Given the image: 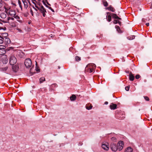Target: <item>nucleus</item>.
Listing matches in <instances>:
<instances>
[{"instance_id": "nucleus-1", "label": "nucleus", "mask_w": 152, "mask_h": 152, "mask_svg": "<svg viewBox=\"0 0 152 152\" xmlns=\"http://www.w3.org/2000/svg\"><path fill=\"white\" fill-rule=\"evenodd\" d=\"M24 64L27 68L30 67L32 65V62L31 60L29 58L26 59L25 61Z\"/></svg>"}, {"instance_id": "nucleus-2", "label": "nucleus", "mask_w": 152, "mask_h": 152, "mask_svg": "<svg viewBox=\"0 0 152 152\" xmlns=\"http://www.w3.org/2000/svg\"><path fill=\"white\" fill-rule=\"evenodd\" d=\"M17 62V59L13 55H12L10 58V63L11 65H14Z\"/></svg>"}, {"instance_id": "nucleus-3", "label": "nucleus", "mask_w": 152, "mask_h": 152, "mask_svg": "<svg viewBox=\"0 0 152 152\" xmlns=\"http://www.w3.org/2000/svg\"><path fill=\"white\" fill-rule=\"evenodd\" d=\"M124 144V142L123 141H119L117 145L118 150L119 151H121L123 149Z\"/></svg>"}, {"instance_id": "nucleus-4", "label": "nucleus", "mask_w": 152, "mask_h": 152, "mask_svg": "<svg viewBox=\"0 0 152 152\" xmlns=\"http://www.w3.org/2000/svg\"><path fill=\"white\" fill-rule=\"evenodd\" d=\"M39 10L40 11V12L42 14L43 16L44 17H45L46 16L45 13L47 12V11L44 7L43 6H41Z\"/></svg>"}, {"instance_id": "nucleus-5", "label": "nucleus", "mask_w": 152, "mask_h": 152, "mask_svg": "<svg viewBox=\"0 0 152 152\" xmlns=\"http://www.w3.org/2000/svg\"><path fill=\"white\" fill-rule=\"evenodd\" d=\"M110 148L111 150L114 151H116L118 150L117 145L114 143H112L111 144Z\"/></svg>"}, {"instance_id": "nucleus-6", "label": "nucleus", "mask_w": 152, "mask_h": 152, "mask_svg": "<svg viewBox=\"0 0 152 152\" xmlns=\"http://www.w3.org/2000/svg\"><path fill=\"white\" fill-rule=\"evenodd\" d=\"M107 14H110L112 15L113 18L114 19H117L119 20H121V18L118 17L116 14L109 12H107Z\"/></svg>"}, {"instance_id": "nucleus-7", "label": "nucleus", "mask_w": 152, "mask_h": 152, "mask_svg": "<svg viewBox=\"0 0 152 152\" xmlns=\"http://www.w3.org/2000/svg\"><path fill=\"white\" fill-rule=\"evenodd\" d=\"M0 37L3 39L6 45H7L8 44H9L11 42V41L10 39L8 38L5 37H4V38H2L1 37Z\"/></svg>"}, {"instance_id": "nucleus-8", "label": "nucleus", "mask_w": 152, "mask_h": 152, "mask_svg": "<svg viewBox=\"0 0 152 152\" xmlns=\"http://www.w3.org/2000/svg\"><path fill=\"white\" fill-rule=\"evenodd\" d=\"M5 49V47L4 46H0V55L5 53L6 51Z\"/></svg>"}, {"instance_id": "nucleus-9", "label": "nucleus", "mask_w": 152, "mask_h": 152, "mask_svg": "<svg viewBox=\"0 0 152 152\" xmlns=\"http://www.w3.org/2000/svg\"><path fill=\"white\" fill-rule=\"evenodd\" d=\"M96 66L94 64H91L90 66V69H89V72L91 73L93 72L94 69L95 68Z\"/></svg>"}, {"instance_id": "nucleus-10", "label": "nucleus", "mask_w": 152, "mask_h": 152, "mask_svg": "<svg viewBox=\"0 0 152 152\" xmlns=\"http://www.w3.org/2000/svg\"><path fill=\"white\" fill-rule=\"evenodd\" d=\"M110 107L111 110H115L116 108L117 105L113 103H111L110 105Z\"/></svg>"}, {"instance_id": "nucleus-11", "label": "nucleus", "mask_w": 152, "mask_h": 152, "mask_svg": "<svg viewBox=\"0 0 152 152\" xmlns=\"http://www.w3.org/2000/svg\"><path fill=\"white\" fill-rule=\"evenodd\" d=\"M129 79L130 80L132 81L134 79V76L132 74V72H130L129 73Z\"/></svg>"}, {"instance_id": "nucleus-12", "label": "nucleus", "mask_w": 152, "mask_h": 152, "mask_svg": "<svg viewBox=\"0 0 152 152\" xmlns=\"http://www.w3.org/2000/svg\"><path fill=\"white\" fill-rule=\"evenodd\" d=\"M113 23L115 24H116L118 23L120 26H121V22L118 20L117 19H117H115V20H114V21L113 22Z\"/></svg>"}, {"instance_id": "nucleus-13", "label": "nucleus", "mask_w": 152, "mask_h": 152, "mask_svg": "<svg viewBox=\"0 0 152 152\" xmlns=\"http://www.w3.org/2000/svg\"><path fill=\"white\" fill-rule=\"evenodd\" d=\"M102 148L104 150L107 151L109 149L108 147L105 144H102Z\"/></svg>"}, {"instance_id": "nucleus-14", "label": "nucleus", "mask_w": 152, "mask_h": 152, "mask_svg": "<svg viewBox=\"0 0 152 152\" xmlns=\"http://www.w3.org/2000/svg\"><path fill=\"white\" fill-rule=\"evenodd\" d=\"M22 1L24 4V8L26 9L28 7V3L26 2V0H22Z\"/></svg>"}, {"instance_id": "nucleus-15", "label": "nucleus", "mask_w": 152, "mask_h": 152, "mask_svg": "<svg viewBox=\"0 0 152 152\" xmlns=\"http://www.w3.org/2000/svg\"><path fill=\"white\" fill-rule=\"evenodd\" d=\"M12 69L14 72H16L18 69V67L16 65L12 66Z\"/></svg>"}, {"instance_id": "nucleus-16", "label": "nucleus", "mask_w": 152, "mask_h": 152, "mask_svg": "<svg viewBox=\"0 0 152 152\" xmlns=\"http://www.w3.org/2000/svg\"><path fill=\"white\" fill-rule=\"evenodd\" d=\"M91 65H89L88 64L87 66L86 67L85 69V72H89V69H90V66H91Z\"/></svg>"}, {"instance_id": "nucleus-17", "label": "nucleus", "mask_w": 152, "mask_h": 152, "mask_svg": "<svg viewBox=\"0 0 152 152\" xmlns=\"http://www.w3.org/2000/svg\"><path fill=\"white\" fill-rule=\"evenodd\" d=\"M76 98V96L75 95L73 94L70 97V99L71 101H74L75 100Z\"/></svg>"}, {"instance_id": "nucleus-18", "label": "nucleus", "mask_w": 152, "mask_h": 152, "mask_svg": "<svg viewBox=\"0 0 152 152\" xmlns=\"http://www.w3.org/2000/svg\"><path fill=\"white\" fill-rule=\"evenodd\" d=\"M9 14L12 17H14L15 15V12L11 10H10Z\"/></svg>"}, {"instance_id": "nucleus-19", "label": "nucleus", "mask_w": 152, "mask_h": 152, "mask_svg": "<svg viewBox=\"0 0 152 152\" xmlns=\"http://www.w3.org/2000/svg\"><path fill=\"white\" fill-rule=\"evenodd\" d=\"M8 61V60L6 56H4L3 58L2 62L4 64H6Z\"/></svg>"}, {"instance_id": "nucleus-20", "label": "nucleus", "mask_w": 152, "mask_h": 152, "mask_svg": "<svg viewBox=\"0 0 152 152\" xmlns=\"http://www.w3.org/2000/svg\"><path fill=\"white\" fill-rule=\"evenodd\" d=\"M132 149L130 147L127 148L124 152H132Z\"/></svg>"}, {"instance_id": "nucleus-21", "label": "nucleus", "mask_w": 152, "mask_h": 152, "mask_svg": "<svg viewBox=\"0 0 152 152\" xmlns=\"http://www.w3.org/2000/svg\"><path fill=\"white\" fill-rule=\"evenodd\" d=\"M107 9L108 10L111 11L112 12H114L115 11V10L112 7L111 5L109 7H107Z\"/></svg>"}, {"instance_id": "nucleus-22", "label": "nucleus", "mask_w": 152, "mask_h": 152, "mask_svg": "<svg viewBox=\"0 0 152 152\" xmlns=\"http://www.w3.org/2000/svg\"><path fill=\"white\" fill-rule=\"evenodd\" d=\"M110 15H107L106 16L107 20L109 22H110L111 20V16L112 15L110 14Z\"/></svg>"}, {"instance_id": "nucleus-23", "label": "nucleus", "mask_w": 152, "mask_h": 152, "mask_svg": "<svg viewBox=\"0 0 152 152\" xmlns=\"http://www.w3.org/2000/svg\"><path fill=\"white\" fill-rule=\"evenodd\" d=\"M115 28L116 29L117 31L119 33L121 32V30L120 27L117 25L115 26Z\"/></svg>"}, {"instance_id": "nucleus-24", "label": "nucleus", "mask_w": 152, "mask_h": 152, "mask_svg": "<svg viewBox=\"0 0 152 152\" xmlns=\"http://www.w3.org/2000/svg\"><path fill=\"white\" fill-rule=\"evenodd\" d=\"M135 37V36L132 35L130 37L129 36V37H127V38L128 39H129V40H132V39H134Z\"/></svg>"}, {"instance_id": "nucleus-25", "label": "nucleus", "mask_w": 152, "mask_h": 152, "mask_svg": "<svg viewBox=\"0 0 152 152\" xmlns=\"http://www.w3.org/2000/svg\"><path fill=\"white\" fill-rule=\"evenodd\" d=\"M92 107V106L91 105H90L89 106H88V105H87L86 106V109H88V110H90L91 109Z\"/></svg>"}, {"instance_id": "nucleus-26", "label": "nucleus", "mask_w": 152, "mask_h": 152, "mask_svg": "<svg viewBox=\"0 0 152 152\" xmlns=\"http://www.w3.org/2000/svg\"><path fill=\"white\" fill-rule=\"evenodd\" d=\"M45 80V78L44 77H42L40 79V83H42L43 81Z\"/></svg>"}, {"instance_id": "nucleus-27", "label": "nucleus", "mask_w": 152, "mask_h": 152, "mask_svg": "<svg viewBox=\"0 0 152 152\" xmlns=\"http://www.w3.org/2000/svg\"><path fill=\"white\" fill-rule=\"evenodd\" d=\"M75 60L77 61H79L81 60L80 58L77 56H76L75 57Z\"/></svg>"}, {"instance_id": "nucleus-28", "label": "nucleus", "mask_w": 152, "mask_h": 152, "mask_svg": "<svg viewBox=\"0 0 152 152\" xmlns=\"http://www.w3.org/2000/svg\"><path fill=\"white\" fill-rule=\"evenodd\" d=\"M103 4L104 6L105 7H107L108 5V3L106 1H103Z\"/></svg>"}, {"instance_id": "nucleus-29", "label": "nucleus", "mask_w": 152, "mask_h": 152, "mask_svg": "<svg viewBox=\"0 0 152 152\" xmlns=\"http://www.w3.org/2000/svg\"><path fill=\"white\" fill-rule=\"evenodd\" d=\"M111 140L113 141L116 142L117 140V139L115 137H113L111 138Z\"/></svg>"}, {"instance_id": "nucleus-30", "label": "nucleus", "mask_w": 152, "mask_h": 152, "mask_svg": "<svg viewBox=\"0 0 152 152\" xmlns=\"http://www.w3.org/2000/svg\"><path fill=\"white\" fill-rule=\"evenodd\" d=\"M18 4L19 5L20 7V8L22 10V7L21 4V1L20 0H18Z\"/></svg>"}, {"instance_id": "nucleus-31", "label": "nucleus", "mask_w": 152, "mask_h": 152, "mask_svg": "<svg viewBox=\"0 0 152 152\" xmlns=\"http://www.w3.org/2000/svg\"><path fill=\"white\" fill-rule=\"evenodd\" d=\"M1 18H5L6 17V15L4 13H2L1 15Z\"/></svg>"}, {"instance_id": "nucleus-32", "label": "nucleus", "mask_w": 152, "mask_h": 152, "mask_svg": "<svg viewBox=\"0 0 152 152\" xmlns=\"http://www.w3.org/2000/svg\"><path fill=\"white\" fill-rule=\"evenodd\" d=\"M7 68H8V67H6L1 68V70L2 71H6L7 69Z\"/></svg>"}, {"instance_id": "nucleus-33", "label": "nucleus", "mask_w": 152, "mask_h": 152, "mask_svg": "<svg viewBox=\"0 0 152 152\" xmlns=\"http://www.w3.org/2000/svg\"><path fill=\"white\" fill-rule=\"evenodd\" d=\"M33 3L35 4V7L37 9H38L39 10V9H40L41 7H39V6H37L36 5V3L35 2H33Z\"/></svg>"}, {"instance_id": "nucleus-34", "label": "nucleus", "mask_w": 152, "mask_h": 152, "mask_svg": "<svg viewBox=\"0 0 152 152\" xmlns=\"http://www.w3.org/2000/svg\"><path fill=\"white\" fill-rule=\"evenodd\" d=\"M3 6L2 1V0H0V8L2 7Z\"/></svg>"}, {"instance_id": "nucleus-35", "label": "nucleus", "mask_w": 152, "mask_h": 152, "mask_svg": "<svg viewBox=\"0 0 152 152\" xmlns=\"http://www.w3.org/2000/svg\"><path fill=\"white\" fill-rule=\"evenodd\" d=\"M144 98L147 101H148L149 100V98L148 96H144Z\"/></svg>"}, {"instance_id": "nucleus-36", "label": "nucleus", "mask_w": 152, "mask_h": 152, "mask_svg": "<svg viewBox=\"0 0 152 152\" xmlns=\"http://www.w3.org/2000/svg\"><path fill=\"white\" fill-rule=\"evenodd\" d=\"M129 86H127L125 87V89L126 91H128L129 90Z\"/></svg>"}, {"instance_id": "nucleus-37", "label": "nucleus", "mask_w": 152, "mask_h": 152, "mask_svg": "<svg viewBox=\"0 0 152 152\" xmlns=\"http://www.w3.org/2000/svg\"><path fill=\"white\" fill-rule=\"evenodd\" d=\"M140 77V76L139 75H137L135 76V78L137 79H139Z\"/></svg>"}, {"instance_id": "nucleus-38", "label": "nucleus", "mask_w": 152, "mask_h": 152, "mask_svg": "<svg viewBox=\"0 0 152 152\" xmlns=\"http://www.w3.org/2000/svg\"><path fill=\"white\" fill-rule=\"evenodd\" d=\"M8 35V34L7 33H5L3 34V36H4V37H6Z\"/></svg>"}, {"instance_id": "nucleus-39", "label": "nucleus", "mask_w": 152, "mask_h": 152, "mask_svg": "<svg viewBox=\"0 0 152 152\" xmlns=\"http://www.w3.org/2000/svg\"><path fill=\"white\" fill-rule=\"evenodd\" d=\"M4 41L3 39L2 38H1V39H0V44L3 43Z\"/></svg>"}, {"instance_id": "nucleus-40", "label": "nucleus", "mask_w": 152, "mask_h": 152, "mask_svg": "<svg viewBox=\"0 0 152 152\" xmlns=\"http://www.w3.org/2000/svg\"><path fill=\"white\" fill-rule=\"evenodd\" d=\"M57 86V85L56 84H53L51 85V87L53 88V87H56Z\"/></svg>"}, {"instance_id": "nucleus-41", "label": "nucleus", "mask_w": 152, "mask_h": 152, "mask_svg": "<svg viewBox=\"0 0 152 152\" xmlns=\"http://www.w3.org/2000/svg\"><path fill=\"white\" fill-rule=\"evenodd\" d=\"M46 7L48 8L49 9H51V7H49L46 4H45V5Z\"/></svg>"}, {"instance_id": "nucleus-42", "label": "nucleus", "mask_w": 152, "mask_h": 152, "mask_svg": "<svg viewBox=\"0 0 152 152\" xmlns=\"http://www.w3.org/2000/svg\"><path fill=\"white\" fill-rule=\"evenodd\" d=\"M30 12H31V13L32 15L33 16V12L31 9V10H30Z\"/></svg>"}, {"instance_id": "nucleus-43", "label": "nucleus", "mask_w": 152, "mask_h": 152, "mask_svg": "<svg viewBox=\"0 0 152 152\" xmlns=\"http://www.w3.org/2000/svg\"><path fill=\"white\" fill-rule=\"evenodd\" d=\"M9 19H11L13 20H14V18L12 17H9L8 18V20H9Z\"/></svg>"}, {"instance_id": "nucleus-44", "label": "nucleus", "mask_w": 152, "mask_h": 152, "mask_svg": "<svg viewBox=\"0 0 152 152\" xmlns=\"http://www.w3.org/2000/svg\"><path fill=\"white\" fill-rule=\"evenodd\" d=\"M15 18L17 19H18V18L19 19V17L18 15L16 16L15 17Z\"/></svg>"}, {"instance_id": "nucleus-45", "label": "nucleus", "mask_w": 152, "mask_h": 152, "mask_svg": "<svg viewBox=\"0 0 152 152\" xmlns=\"http://www.w3.org/2000/svg\"><path fill=\"white\" fill-rule=\"evenodd\" d=\"M45 2H46V3H47V4L49 5H50V4L48 2V1H47H47H45Z\"/></svg>"}, {"instance_id": "nucleus-46", "label": "nucleus", "mask_w": 152, "mask_h": 152, "mask_svg": "<svg viewBox=\"0 0 152 152\" xmlns=\"http://www.w3.org/2000/svg\"><path fill=\"white\" fill-rule=\"evenodd\" d=\"M39 7H41V6H43L41 3H39Z\"/></svg>"}, {"instance_id": "nucleus-47", "label": "nucleus", "mask_w": 152, "mask_h": 152, "mask_svg": "<svg viewBox=\"0 0 152 152\" xmlns=\"http://www.w3.org/2000/svg\"><path fill=\"white\" fill-rule=\"evenodd\" d=\"M147 26H149V23H146L145 24Z\"/></svg>"}, {"instance_id": "nucleus-48", "label": "nucleus", "mask_w": 152, "mask_h": 152, "mask_svg": "<svg viewBox=\"0 0 152 152\" xmlns=\"http://www.w3.org/2000/svg\"><path fill=\"white\" fill-rule=\"evenodd\" d=\"M42 2H43V4H44V5H45V4H46V3H45V1H42Z\"/></svg>"}, {"instance_id": "nucleus-49", "label": "nucleus", "mask_w": 152, "mask_h": 152, "mask_svg": "<svg viewBox=\"0 0 152 152\" xmlns=\"http://www.w3.org/2000/svg\"><path fill=\"white\" fill-rule=\"evenodd\" d=\"M36 70L37 71H39V69H38L37 68L36 69Z\"/></svg>"}, {"instance_id": "nucleus-50", "label": "nucleus", "mask_w": 152, "mask_h": 152, "mask_svg": "<svg viewBox=\"0 0 152 152\" xmlns=\"http://www.w3.org/2000/svg\"><path fill=\"white\" fill-rule=\"evenodd\" d=\"M108 104V102H104V104Z\"/></svg>"}, {"instance_id": "nucleus-51", "label": "nucleus", "mask_w": 152, "mask_h": 152, "mask_svg": "<svg viewBox=\"0 0 152 152\" xmlns=\"http://www.w3.org/2000/svg\"><path fill=\"white\" fill-rule=\"evenodd\" d=\"M34 9L37 11H38V10L37 9V8H34Z\"/></svg>"}, {"instance_id": "nucleus-52", "label": "nucleus", "mask_w": 152, "mask_h": 152, "mask_svg": "<svg viewBox=\"0 0 152 152\" xmlns=\"http://www.w3.org/2000/svg\"><path fill=\"white\" fill-rule=\"evenodd\" d=\"M32 1H33V2H34V1H35L36 2V0H32Z\"/></svg>"}, {"instance_id": "nucleus-53", "label": "nucleus", "mask_w": 152, "mask_h": 152, "mask_svg": "<svg viewBox=\"0 0 152 152\" xmlns=\"http://www.w3.org/2000/svg\"><path fill=\"white\" fill-rule=\"evenodd\" d=\"M53 12H54V10H53L51 8V9H50Z\"/></svg>"}, {"instance_id": "nucleus-54", "label": "nucleus", "mask_w": 152, "mask_h": 152, "mask_svg": "<svg viewBox=\"0 0 152 152\" xmlns=\"http://www.w3.org/2000/svg\"><path fill=\"white\" fill-rule=\"evenodd\" d=\"M36 66H37V62H36Z\"/></svg>"}, {"instance_id": "nucleus-55", "label": "nucleus", "mask_w": 152, "mask_h": 152, "mask_svg": "<svg viewBox=\"0 0 152 152\" xmlns=\"http://www.w3.org/2000/svg\"><path fill=\"white\" fill-rule=\"evenodd\" d=\"M13 5H14V6H16V4H13Z\"/></svg>"}, {"instance_id": "nucleus-56", "label": "nucleus", "mask_w": 152, "mask_h": 152, "mask_svg": "<svg viewBox=\"0 0 152 152\" xmlns=\"http://www.w3.org/2000/svg\"><path fill=\"white\" fill-rule=\"evenodd\" d=\"M127 72V73H129V71H127V72Z\"/></svg>"}, {"instance_id": "nucleus-57", "label": "nucleus", "mask_w": 152, "mask_h": 152, "mask_svg": "<svg viewBox=\"0 0 152 152\" xmlns=\"http://www.w3.org/2000/svg\"><path fill=\"white\" fill-rule=\"evenodd\" d=\"M33 8L34 9V8H34V7H33Z\"/></svg>"}, {"instance_id": "nucleus-58", "label": "nucleus", "mask_w": 152, "mask_h": 152, "mask_svg": "<svg viewBox=\"0 0 152 152\" xmlns=\"http://www.w3.org/2000/svg\"><path fill=\"white\" fill-rule=\"evenodd\" d=\"M1 11V10H0V11Z\"/></svg>"}]
</instances>
